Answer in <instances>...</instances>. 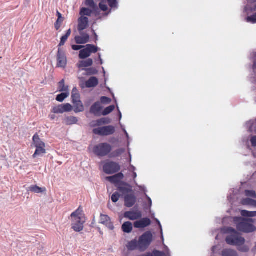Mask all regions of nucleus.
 I'll use <instances>...</instances> for the list:
<instances>
[{"label": "nucleus", "instance_id": "nucleus-1", "mask_svg": "<svg viewBox=\"0 0 256 256\" xmlns=\"http://www.w3.org/2000/svg\"><path fill=\"white\" fill-rule=\"evenodd\" d=\"M152 234L150 231H147L139 237L138 240H133L126 244L128 250H138L141 252L147 250L152 241Z\"/></svg>", "mask_w": 256, "mask_h": 256}, {"label": "nucleus", "instance_id": "nucleus-2", "mask_svg": "<svg viewBox=\"0 0 256 256\" xmlns=\"http://www.w3.org/2000/svg\"><path fill=\"white\" fill-rule=\"evenodd\" d=\"M234 221L238 231L250 233L256 230V226L253 224L254 220L252 218H244L241 217H235Z\"/></svg>", "mask_w": 256, "mask_h": 256}, {"label": "nucleus", "instance_id": "nucleus-3", "mask_svg": "<svg viewBox=\"0 0 256 256\" xmlns=\"http://www.w3.org/2000/svg\"><path fill=\"white\" fill-rule=\"evenodd\" d=\"M225 232L229 234L226 238V242L228 244L238 246L244 244L245 239L240 236L238 232L234 228L231 227L226 228Z\"/></svg>", "mask_w": 256, "mask_h": 256}, {"label": "nucleus", "instance_id": "nucleus-4", "mask_svg": "<svg viewBox=\"0 0 256 256\" xmlns=\"http://www.w3.org/2000/svg\"><path fill=\"white\" fill-rule=\"evenodd\" d=\"M72 228L76 232L82 231L84 228V224L86 222L84 214L80 208L71 214Z\"/></svg>", "mask_w": 256, "mask_h": 256}, {"label": "nucleus", "instance_id": "nucleus-5", "mask_svg": "<svg viewBox=\"0 0 256 256\" xmlns=\"http://www.w3.org/2000/svg\"><path fill=\"white\" fill-rule=\"evenodd\" d=\"M112 150V146L107 142L100 143L95 146L93 148L94 153L96 156L100 157L108 156Z\"/></svg>", "mask_w": 256, "mask_h": 256}, {"label": "nucleus", "instance_id": "nucleus-6", "mask_svg": "<svg viewBox=\"0 0 256 256\" xmlns=\"http://www.w3.org/2000/svg\"><path fill=\"white\" fill-rule=\"evenodd\" d=\"M120 170V164L112 161L107 162L103 166V170L108 174H115Z\"/></svg>", "mask_w": 256, "mask_h": 256}, {"label": "nucleus", "instance_id": "nucleus-7", "mask_svg": "<svg viewBox=\"0 0 256 256\" xmlns=\"http://www.w3.org/2000/svg\"><path fill=\"white\" fill-rule=\"evenodd\" d=\"M116 132L115 128L112 126H104L94 128L92 132L94 134L100 136H107L114 134Z\"/></svg>", "mask_w": 256, "mask_h": 256}, {"label": "nucleus", "instance_id": "nucleus-8", "mask_svg": "<svg viewBox=\"0 0 256 256\" xmlns=\"http://www.w3.org/2000/svg\"><path fill=\"white\" fill-rule=\"evenodd\" d=\"M72 103L75 107L74 111L76 112H82L84 110V106L80 100V96L78 90L76 88L72 90Z\"/></svg>", "mask_w": 256, "mask_h": 256}, {"label": "nucleus", "instance_id": "nucleus-9", "mask_svg": "<svg viewBox=\"0 0 256 256\" xmlns=\"http://www.w3.org/2000/svg\"><path fill=\"white\" fill-rule=\"evenodd\" d=\"M98 50V48L90 44L86 46V48L80 51L79 58L80 59H84L89 57L92 53H96Z\"/></svg>", "mask_w": 256, "mask_h": 256}, {"label": "nucleus", "instance_id": "nucleus-10", "mask_svg": "<svg viewBox=\"0 0 256 256\" xmlns=\"http://www.w3.org/2000/svg\"><path fill=\"white\" fill-rule=\"evenodd\" d=\"M124 217L131 220H138L142 217V213L138 210H130L124 213Z\"/></svg>", "mask_w": 256, "mask_h": 256}, {"label": "nucleus", "instance_id": "nucleus-11", "mask_svg": "<svg viewBox=\"0 0 256 256\" xmlns=\"http://www.w3.org/2000/svg\"><path fill=\"white\" fill-rule=\"evenodd\" d=\"M150 224V220L148 218H145L134 222V226L136 228H143L149 226Z\"/></svg>", "mask_w": 256, "mask_h": 256}, {"label": "nucleus", "instance_id": "nucleus-12", "mask_svg": "<svg viewBox=\"0 0 256 256\" xmlns=\"http://www.w3.org/2000/svg\"><path fill=\"white\" fill-rule=\"evenodd\" d=\"M80 36L75 37V40L78 44H84L87 43L90 40V36L88 34L80 32Z\"/></svg>", "mask_w": 256, "mask_h": 256}, {"label": "nucleus", "instance_id": "nucleus-13", "mask_svg": "<svg viewBox=\"0 0 256 256\" xmlns=\"http://www.w3.org/2000/svg\"><path fill=\"white\" fill-rule=\"evenodd\" d=\"M88 19L86 17L81 16L78 20V29L79 32H82L88 26Z\"/></svg>", "mask_w": 256, "mask_h": 256}, {"label": "nucleus", "instance_id": "nucleus-14", "mask_svg": "<svg viewBox=\"0 0 256 256\" xmlns=\"http://www.w3.org/2000/svg\"><path fill=\"white\" fill-rule=\"evenodd\" d=\"M136 202V198L133 194H127L124 196V206L128 208L132 207Z\"/></svg>", "mask_w": 256, "mask_h": 256}, {"label": "nucleus", "instance_id": "nucleus-15", "mask_svg": "<svg viewBox=\"0 0 256 256\" xmlns=\"http://www.w3.org/2000/svg\"><path fill=\"white\" fill-rule=\"evenodd\" d=\"M100 222L101 224L106 225L110 230H112L114 228V226L108 216L101 214L100 216Z\"/></svg>", "mask_w": 256, "mask_h": 256}, {"label": "nucleus", "instance_id": "nucleus-16", "mask_svg": "<svg viewBox=\"0 0 256 256\" xmlns=\"http://www.w3.org/2000/svg\"><path fill=\"white\" fill-rule=\"evenodd\" d=\"M102 110V106L100 102H98L92 105L90 109V112L96 116H100Z\"/></svg>", "mask_w": 256, "mask_h": 256}, {"label": "nucleus", "instance_id": "nucleus-17", "mask_svg": "<svg viewBox=\"0 0 256 256\" xmlns=\"http://www.w3.org/2000/svg\"><path fill=\"white\" fill-rule=\"evenodd\" d=\"M64 66V52L60 48H58L57 54L56 67L62 68Z\"/></svg>", "mask_w": 256, "mask_h": 256}, {"label": "nucleus", "instance_id": "nucleus-18", "mask_svg": "<svg viewBox=\"0 0 256 256\" xmlns=\"http://www.w3.org/2000/svg\"><path fill=\"white\" fill-rule=\"evenodd\" d=\"M124 176L122 172H119L114 176H108L106 179L112 183L116 184L123 179Z\"/></svg>", "mask_w": 256, "mask_h": 256}, {"label": "nucleus", "instance_id": "nucleus-19", "mask_svg": "<svg viewBox=\"0 0 256 256\" xmlns=\"http://www.w3.org/2000/svg\"><path fill=\"white\" fill-rule=\"evenodd\" d=\"M32 144L35 148L43 146L46 147L45 144L40 138L38 134H36L32 138Z\"/></svg>", "mask_w": 256, "mask_h": 256}, {"label": "nucleus", "instance_id": "nucleus-20", "mask_svg": "<svg viewBox=\"0 0 256 256\" xmlns=\"http://www.w3.org/2000/svg\"><path fill=\"white\" fill-rule=\"evenodd\" d=\"M98 84V80L96 77H91L86 82V86L88 88H91L96 86Z\"/></svg>", "mask_w": 256, "mask_h": 256}, {"label": "nucleus", "instance_id": "nucleus-21", "mask_svg": "<svg viewBox=\"0 0 256 256\" xmlns=\"http://www.w3.org/2000/svg\"><path fill=\"white\" fill-rule=\"evenodd\" d=\"M29 190L34 193L40 194L44 193L46 191L45 187H39L36 185H32L29 187Z\"/></svg>", "mask_w": 256, "mask_h": 256}, {"label": "nucleus", "instance_id": "nucleus-22", "mask_svg": "<svg viewBox=\"0 0 256 256\" xmlns=\"http://www.w3.org/2000/svg\"><path fill=\"white\" fill-rule=\"evenodd\" d=\"M51 112L56 114H62L64 112V104H58L53 106Z\"/></svg>", "mask_w": 256, "mask_h": 256}, {"label": "nucleus", "instance_id": "nucleus-23", "mask_svg": "<svg viewBox=\"0 0 256 256\" xmlns=\"http://www.w3.org/2000/svg\"><path fill=\"white\" fill-rule=\"evenodd\" d=\"M222 256H238L237 252L230 248H225L222 251Z\"/></svg>", "mask_w": 256, "mask_h": 256}, {"label": "nucleus", "instance_id": "nucleus-24", "mask_svg": "<svg viewBox=\"0 0 256 256\" xmlns=\"http://www.w3.org/2000/svg\"><path fill=\"white\" fill-rule=\"evenodd\" d=\"M242 204L245 206H250L256 207V200L251 199L248 198H243L242 200Z\"/></svg>", "mask_w": 256, "mask_h": 256}, {"label": "nucleus", "instance_id": "nucleus-25", "mask_svg": "<svg viewBox=\"0 0 256 256\" xmlns=\"http://www.w3.org/2000/svg\"><path fill=\"white\" fill-rule=\"evenodd\" d=\"M122 228L124 232L130 233L132 230V224L130 222H125L122 225Z\"/></svg>", "mask_w": 256, "mask_h": 256}, {"label": "nucleus", "instance_id": "nucleus-26", "mask_svg": "<svg viewBox=\"0 0 256 256\" xmlns=\"http://www.w3.org/2000/svg\"><path fill=\"white\" fill-rule=\"evenodd\" d=\"M36 150L35 152L32 156L34 158H36L37 156H40L42 154H44L46 153V150L45 149V147L40 146V147H36Z\"/></svg>", "mask_w": 256, "mask_h": 256}, {"label": "nucleus", "instance_id": "nucleus-27", "mask_svg": "<svg viewBox=\"0 0 256 256\" xmlns=\"http://www.w3.org/2000/svg\"><path fill=\"white\" fill-rule=\"evenodd\" d=\"M93 64L92 60L88 58L86 60H82L80 62L78 66L80 68H86L91 66Z\"/></svg>", "mask_w": 256, "mask_h": 256}, {"label": "nucleus", "instance_id": "nucleus-28", "mask_svg": "<svg viewBox=\"0 0 256 256\" xmlns=\"http://www.w3.org/2000/svg\"><path fill=\"white\" fill-rule=\"evenodd\" d=\"M124 152V150L122 148L118 149L112 152H110L108 156L110 158H115L120 156Z\"/></svg>", "mask_w": 256, "mask_h": 256}, {"label": "nucleus", "instance_id": "nucleus-29", "mask_svg": "<svg viewBox=\"0 0 256 256\" xmlns=\"http://www.w3.org/2000/svg\"><path fill=\"white\" fill-rule=\"evenodd\" d=\"M78 120L76 117L72 116L65 118V124L68 125L75 124L77 122Z\"/></svg>", "mask_w": 256, "mask_h": 256}, {"label": "nucleus", "instance_id": "nucleus-30", "mask_svg": "<svg viewBox=\"0 0 256 256\" xmlns=\"http://www.w3.org/2000/svg\"><path fill=\"white\" fill-rule=\"evenodd\" d=\"M241 214L244 217H254L256 216V212H249L246 210H242Z\"/></svg>", "mask_w": 256, "mask_h": 256}, {"label": "nucleus", "instance_id": "nucleus-31", "mask_svg": "<svg viewBox=\"0 0 256 256\" xmlns=\"http://www.w3.org/2000/svg\"><path fill=\"white\" fill-rule=\"evenodd\" d=\"M115 108V106L114 105L110 106L106 108L102 111L101 114L103 116H106L110 113H111Z\"/></svg>", "mask_w": 256, "mask_h": 256}, {"label": "nucleus", "instance_id": "nucleus-32", "mask_svg": "<svg viewBox=\"0 0 256 256\" xmlns=\"http://www.w3.org/2000/svg\"><path fill=\"white\" fill-rule=\"evenodd\" d=\"M92 14V11L86 8H81L80 11V14L82 16H90Z\"/></svg>", "mask_w": 256, "mask_h": 256}, {"label": "nucleus", "instance_id": "nucleus-33", "mask_svg": "<svg viewBox=\"0 0 256 256\" xmlns=\"http://www.w3.org/2000/svg\"><path fill=\"white\" fill-rule=\"evenodd\" d=\"M244 194L248 198H256V192L253 190H246Z\"/></svg>", "mask_w": 256, "mask_h": 256}, {"label": "nucleus", "instance_id": "nucleus-34", "mask_svg": "<svg viewBox=\"0 0 256 256\" xmlns=\"http://www.w3.org/2000/svg\"><path fill=\"white\" fill-rule=\"evenodd\" d=\"M118 190L123 194L128 193L131 190L130 188L128 185L120 186Z\"/></svg>", "mask_w": 256, "mask_h": 256}, {"label": "nucleus", "instance_id": "nucleus-35", "mask_svg": "<svg viewBox=\"0 0 256 256\" xmlns=\"http://www.w3.org/2000/svg\"><path fill=\"white\" fill-rule=\"evenodd\" d=\"M90 125L92 128H95L96 126H102L100 118L97 120H94L90 122Z\"/></svg>", "mask_w": 256, "mask_h": 256}, {"label": "nucleus", "instance_id": "nucleus-36", "mask_svg": "<svg viewBox=\"0 0 256 256\" xmlns=\"http://www.w3.org/2000/svg\"><path fill=\"white\" fill-rule=\"evenodd\" d=\"M246 20L248 22L256 24V13L251 16H248L246 18Z\"/></svg>", "mask_w": 256, "mask_h": 256}, {"label": "nucleus", "instance_id": "nucleus-37", "mask_svg": "<svg viewBox=\"0 0 256 256\" xmlns=\"http://www.w3.org/2000/svg\"><path fill=\"white\" fill-rule=\"evenodd\" d=\"M100 0L101 2L99 4V7L102 10L106 12L108 10V6L106 4L105 0Z\"/></svg>", "mask_w": 256, "mask_h": 256}, {"label": "nucleus", "instance_id": "nucleus-38", "mask_svg": "<svg viewBox=\"0 0 256 256\" xmlns=\"http://www.w3.org/2000/svg\"><path fill=\"white\" fill-rule=\"evenodd\" d=\"M86 71L87 72V74L89 75L96 74L98 72L96 68H87L86 69Z\"/></svg>", "mask_w": 256, "mask_h": 256}, {"label": "nucleus", "instance_id": "nucleus-39", "mask_svg": "<svg viewBox=\"0 0 256 256\" xmlns=\"http://www.w3.org/2000/svg\"><path fill=\"white\" fill-rule=\"evenodd\" d=\"M120 196V194L118 192H116L112 196V200L114 202H116L118 200Z\"/></svg>", "mask_w": 256, "mask_h": 256}, {"label": "nucleus", "instance_id": "nucleus-40", "mask_svg": "<svg viewBox=\"0 0 256 256\" xmlns=\"http://www.w3.org/2000/svg\"><path fill=\"white\" fill-rule=\"evenodd\" d=\"M100 120L102 125L109 124L111 122V120L108 118H102Z\"/></svg>", "mask_w": 256, "mask_h": 256}, {"label": "nucleus", "instance_id": "nucleus-41", "mask_svg": "<svg viewBox=\"0 0 256 256\" xmlns=\"http://www.w3.org/2000/svg\"><path fill=\"white\" fill-rule=\"evenodd\" d=\"M108 2L109 6L112 8H116L117 6V2L116 0H108Z\"/></svg>", "mask_w": 256, "mask_h": 256}, {"label": "nucleus", "instance_id": "nucleus-42", "mask_svg": "<svg viewBox=\"0 0 256 256\" xmlns=\"http://www.w3.org/2000/svg\"><path fill=\"white\" fill-rule=\"evenodd\" d=\"M238 250L242 252H246L249 251L250 248L247 246H242L238 248Z\"/></svg>", "mask_w": 256, "mask_h": 256}, {"label": "nucleus", "instance_id": "nucleus-43", "mask_svg": "<svg viewBox=\"0 0 256 256\" xmlns=\"http://www.w3.org/2000/svg\"><path fill=\"white\" fill-rule=\"evenodd\" d=\"M100 101L103 104H108L111 102V100L106 96H102L100 98Z\"/></svg>", "mask_w": 256, "mask_h": 256}, {"label": "nucleus", "instance_id": "nucleus-44", "mask_svg": "<svg viewBox=\"0 0 256 256\" xmlns=\"http://www.w3.org/2000/svg\"><path fill=\"white\" fill-rule=\"evenodd\" d=\"M59 88L58 91L59 92H63L64 91V79L62 80L58 83Z\"/></svg>", "mask_w": 256, "mask_h": 256}, {"label": "nucleus", "instance_id": "nucleus-45", "mask_svg": "<svg viewBox=\"0 0 256 256\" xmlns=\"http://www.w3.org/2000/svg\"><path fill=\"white\" fill-rule=\"evenodd\" d=\"M152 253L154 256H164V254L163 252L158 250H154Z\"/></svg>", "mask_w": 256, "mask_h": 256}, {"label": "nucleus", "instance_id": "nucleus-46", "mask_svg": "<svg viewBox=\"0 0 256 256\" xmlns=\"http://www.w3.org/2000/svg\"><path fill=\"white\" fill-rule=\"evenodd\" d=\"M56 100L60 102H63L64 100V92H62L60 94H58L56 98Z\"/></svg>", "mask_w": 256, "mask_h": 256}, {"label": "nucleus", "instance_id": "nucleus-47", "mask_svg": "<svg viewBox=\"0 0 256 256\" xmlns=\"http://www.w3.org/2000/svg\"><path fill=\"white\" fill-rule=\"evenodd\" d=\"M62 22V20H58V19L57 20L54 24L55 28L56 30H58L59 28H60Z\"/></svg>", "mask_w": 256, "mask_h": 256}, {"label": "nucleus", "instance_id": "nucleus-48", "mask_svg": "<svg viewBox=\"0 0 256 256\" xmlns=\"http://www.w3.org/2000/svg\"><path fill=\"white\" fill-rule=\"evenodd\" d=\"M252 146L256 147V136H252L250 139Z\"/></svg>", "mask_w": 256, "mask_h": 256}, {"label": "nucleus", "instance_id": "nucleus-49", "mask_svg": "<svg viewBox=\"0 0 256 256\" xmlns=\"http://www.w3.org/2000/svg\"><path fill=\"white\" fill-rule=\"evenodd\" d=\"M86 4L91 8H93L94 6V0H86Z\"/></svg>", "mask_w": 256, "mask_h": 256}, {"label": "nucleus", "instance_id": "nucleus-50", "mask_svg": "<svg viewBox=\"0 0 256 256\" xmlns=\"http://www.w3.org/2000/svg\"><path fill=\"white\" fill-rule=\"evenodd\" d=\"M72 106L69 104H65V112H70L72 110Z\"/></svg>", "mask_w": 256, "mask_h": 256}, {"label": "nucleus", "instance_id": "nucleus-51", "mask_svg": "<svg viewBox=\"0 0 256 256\" xmlns=\"http://www.w3.org/2000/svg\"><path fill=\"white\" fill-rule=\"evenodd\" d=\"M83 48V46H78V45H73L72 46V48L74 50H80L82 48Z\"/></svg>", "mask_w": 256, "mask_h": 256}, {"label": "nucleus", "instance_id": "nucleus-52", "mask_svg": "<svg viewBox=\"0 0 256 256\" xmlns=\"http://www.w3.org/2000/svg\"><path fill=\"white\" fill-rule=\"evenodd\" d=\"M64 45V36H62L60 38V42L58 45L59 47Z\"/></svg>", "mask_w": 256, "mask_h": 256}, {"label": "nucleus", "instance_id": "nucleus-53", "mask_svg": "<svg viewBox=\"0 0 256 256\" xmlns=\"http://www.w3.org/2000/svg\"><path fill=\"white\" fill-rule=\"evenodd\" d=\"M56 114H53L52 113V114H50V116H49V118H50L51 120H55L56 118H58L56 116Z\"/></svg>", "mask_w": 256, "mask_h": 256}, {"label": "nucleus", "instance_id": "nucleus-54", "mask_svg": "<svg viewBox=\"0 0 256 256\" xmlns=\"http://www.w3.org/2000/svg\"><path fill=\"white\" fill-rule=\"evenodd\" d=\"M139 256H154L153 255L152 253H151L150 252H148L146 254H142Z\"/></svg>", "mask_w": 256, "mask_h": 256}, {"label": "nucleus", "instance_id": "nucleus-55", "mask_svg": "<svg viewBox=\"0 0 256 256\" xmlns=\"http://www.w3.org/2000/svg\"><path fill=\"white\" fill-rule=\"evenodd\" d=\"M92 32L93 34H94V40L96 42L98 40V36L96 34V33L94 30H92Z\"/></svg>", "mask_w": 256, "mask_h": 256}, {"label": "nucleus", "instance_id": "nucleus-56", "mask_svg": "<svg viewBox=\"0 0 256 256\" xmlns=\"http://www.w3.org/2000/svg\"><path fill=\"white\" fill-rule=\"evenodd\" d=\"M70 32H71L70 29L67 31L66 34H65V40H66L67 38L70 34Z\"/></svg>", "mask_w": 256, "mask_h": 256}, {"label": "nucleus", "instance_id": "nucleus-57", "mask_svg": "<svg viewBox=\"0 0 256 256\" xmlns=\"http://www.w3.org/2000/svg\"><path fill=\"white\" fill-rule=\"evenodd\" d=\"M56 14H57V16H58V20H62V14L58 11H57Z\"/></svg>", "mask_w": 256, "mask_h": 256}, {"label": "nucleus", "instance_id": "nucleus-58", "mask_svg": "<svg viewBox=\"0 0 256 256\" xmlns=\"http://www.w3.org/2000/svg\"><path fill=\"white\" fill-rule=\"evenodd\" d=\"M69 95V92H68V90H67V88L65 86V98H67Z\"/></svg>", "mask_w": 256, "mask_h": 256}, {"label": "nucleus", "instance_id": "nucleus-59", "mask_svg": "<svg viewBox=\"0 0 256 256\" xmlns=\"http://www.w3.org/2000/svg\"><path fill=\"white\" fill-rule=\"evenodd\" d=\"M98 60H99V61H100V64H102L103 62H102V60L101 58L100 54H98Z\"/></svg>", "mask_w": 256, "mask_h": 256}, {"label": "nucleus", "instance_id": "nucleus-60", "mask_svg": "<svg viewBox=\"0 0 256 256\" xmlns=\"http://www.w3.org/2000/svg\"><path fill=\"white\" fill-rule=\"evenodd\" d=\"M148 202H149L150 206V207L152 206V200L149 197H148Z\"/></svg>", "mask_w": 256, "mask_h": 256}, {"label": "nucleus", "instance_id": "nucleus-61", "mask_svg": "<svg viewBox=\"0 0 256 256\" xmlns=\"http://www.w3.org/2000/svg\"><path fill=\"white\" fill-rule=\"evenodd\" d=\"M252 251L254 252V253H256V245L255 246H254V248L252 249Z\"/></svg>", "mask_w": 256, "mask_h": 256}, {"label": "nucleus", "instance_id": "nucleus-62", "mask_svg": "<svg viewBox=\"0 0 256 256\" xmlns=\"http://www.w3.org/2000/svg\"><path fill=\"white\" fill-rule=\"evenodd\" d=\"M252 11H256V4L254 5V6L251 9Z\"/></svg>", "mask_w": 256, "mask_h": 256}, {"label": "nucleus", "instance_id": "nucleus-63", "mask_svg": "<svg viewBox=\"0 0 256 256\" xmlns=\"http://www.w3.org/2000/svg\"><path fill=\"white\" fill-rule=\"evenodd\" d=\"M250 2L254 3L256 2V0H247Z\"/></svg>", "mask_w": 256, "mask_h": 256}, {"label": "nucleus", "instance_id": "nucleus-64", "mask_svg": "<svg viewBox=\"0 0 256 256\" xmlns=\"http://www.w3.org/2000/svg\"><path fill=\"white\" fill-rule=\"evenodd\" d=\"M253 68L254 69H256V62H255L254 64V65H253Z\"/></svg>", "mask_w": 256, "mask_h": 256}]
</instances>
